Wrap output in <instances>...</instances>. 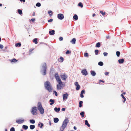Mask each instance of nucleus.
Instances as JSON below:
<instances>
[{"instance_id":"nucleus-38","label":"nucleus","mask_w":131,"mask_h":131,"mask_svg":"<svg viewBox=\"0 0 131 131\" xmlns=\"http://www.w3.org/2000/svg\"><path fill=\"white\" fill-rule=\"evenodd\" d=\"M95 53L96 55H97L98 54L99 52V50L97 49L95 50Z\"/></svg>"},{"instance_id":"nucleus-9","label":"nucleus","mask_w":131,"mask_h":131,"mask_svg":"<svg viewBox=\"0 0 131 131\" xmlns=\"http://www.w3.org/2000/svg\"><path fill=\"white\" fill-rule=\"evenodd\" d=\"M60 77L62 80H64L66 79L67 78V75L65 74L60 75Z\"/></svg>"},{"instance_id":"nucleus-12","label":"nucleus","mask_w":131,"mask_h":131,"mask_svg":"<svg viewBox=\"0 0 131 131\" xmlns=\"http://www.w3.org/2000/svg\"><path fill=\"white\" fill-rule=\"evenodd\" d=\"M68 94L67 93H66L63 95V100L67 99L68 98Z\"/></svg>"},{"instance_id":"nucleus-21","label":"nucleus","mask_w":131,"mask_h":131,"mask_svg":"<svg viewBox=\"0 0 131 131\" xmlns=\"http://www.w3.org/2000/svg\"><path fill=\"white\" fill-rule=\"evenodd\" d=\"M91 74L93 76H94L95 75L96 73L93 71H91Z\"/></svg>"},{"instance_id":"nucleus-64","label":"nucleus","mask_w":131,"mask_h":131,"mask_svg":"<svg viewBox=\"0 0 131 131\" xmlns=\"http://www.w3.org/2000/svg\"><path fill=\"white\" fill-rule=\"evenodd\" d=\"M106 38L107 39L109 38V36H107Z\"/></svg>"},{"instance_id":"nucleus-34","label":"nucleus","mask_w":131,"mask_h":131,"mask_svg":"<svg viewBox=\"0 0 131 131\" xmlns=\"http://www.w3.org/2000/svg\"><path fill=\"white\" fill-rule=\"evenodd\" d=\"M116 54L117 56V57H119V56L120 55V52L119 51H117L116 52Z\"/></svg>"},{"instance_id":"nucleus-32","label":"nucleus","mask_w":131,"mask_h":131,"mask_svg":"<svg viewBox=\"0 0 131 131\" xmlns=\"http://www.w3.org/2000/svg\"><path fill=\"white\" fill-rule=\"evenodd\" d=\"M60 60H59V61L61 62H62L63 61V58L62 57H60Z\"/></svg>"},{"instance_id":"nucleus-37","label":"nucleus","mask_w":131,"mask_h":131,"mask_svg":"<svg viewBox=\"0 0 131 131\" xmlns=\"http://www.w3.org/2000/svg\"><path fill=\"white\" fill-rule=\"evenodd\" d=\"M30 123H32L34 124L35 123V121L34 119H31L30 120Z\"/></svg>"},{"instance_id":"nucleus-23","label":"nucleus","mask_w":131,"mask_h":131,"mask_svg":"<svg viewBox=\"0 0 131 131\" xmlns=\"http://www.w3.org/2000/svg\"><path fill=\"white\" fill-rule=\"evenodd\" d=\"M22 127L25 130L27 129L28 128V126L25 125H23Z\"/></svg>"},{"instance_id":"nucleus-33","label":"nucleus","mask_w":131,"mask_h":131,"mask_svg":"<svg viewBox=\"0 0 131 131\" xmlns=\"http://www.w3.org/2000/svg\"><path fill=\"white\" fill-rule=\"evenodd\" d=\"M18 12L20 15H21L22 14V11L19 9L18 10Z\"/></svg>"},{"instance_id":"nucleus-52","label":"nucleus","mask_w":131,"mask_h":131,"mask_svg":"<svg viewBox=\"0 0 131 131\" xmlns=\"http://www.w3.org/2000/svg\"><path fill=\"white\" fill-rule=\"evenodd\" d=\"M34 50V49H29V52H31V51H32Z\"/></svg>"},{"instance_id":"nucleus-30","label":"nucleus","mask_w":131,"mask_h":131,"mask_svg":"<svg viewBox=\"0 0 131 131\" xmlns=\"http://www.w3.org/2000/svg\"><path fill=\"white\" fill-rule=\"evenodd\" d=\"M100 45L101 43L100 42H97L96 44V46L97 47H99L100 46Z\"/></svg>"},{"instance_id":"nucleus-19","label":"nucleus","mask_w":131,"mask_h":131,"mask_svg":"<svg viewBox=\"0 0 131 131\" xmlns=\"http://www.w3.org/2000/svg\"><path fill=\"white\" fill-rule=\"evenodd\" d=\"M60 110V108L59 107L58 108H57V107H55L54 108V110L56 112H59Z\"/></svg>"},{"instance_id":"nucleus-56","label":"nucleus","mask_w":131,"mask_h":131,"mask_svg":"<svg viewBox=\"0 0 131 131\" xmlns=\"http://www.w3.org/2000/svg\"><path fill=\"white\" fill-rule=\"evenodd\" d=\"M31 20L32 21H34L35 20V18H32L31 19Z\"/></svg>"},{"instance_id":"nucleus-53","label":"nucleus","mask_w":131,"mask_h":131,"mask_svg":"<svg viewBox=\"0 0 131 131\" xmlns=\"http://www.w3.org/2000/svg\"><path fill=\"white\" fill-rule=\"evenodd\" d=\"M81 93H82L84 94L85 93V91L84 90H82Z\"/></svg>"},{"instance_id":"nucleus-6","label":"nucleus","mask_w":131,"mask_h":131,"mask_svg":"<svg viewBox=\"0 0 131 131\" xmlns=\"http://www.w3.org/2000/svg\"><path fill=\"white\" fill-rule=\"evenodd\" d=\"M37 107H34L32 108L31 112L33 115H36L37 114Z\"/></svg>"},{"instance_id":"nucleus-2","label":"nucleus","mask_w":131,"mask_h":131,"mask_svg":"<svg viewBox=\"0 0 131 131\" xmlns=\"http://www.w3.org/2000/svg\"><path fill=\"white\" fill-rule=\"evenodd\" d=\"M69 122L68 119L67 118H66L64 121L63 122L62 124V126L61 127V131H63L64 130L65 128L66 127L67 124Z\"/></svg>"},{"instance_id":"nucleus-60","label":"nucleus","mask_w":131,"mask_h":131,"mask_svg":"<svg viewBox=\"0 0 131 131\" xmlns=\"http://www.w3.org/2000/svg\"><path fill=\"white\" fill-rule=\"evenodd\" d=\"M74 129L76 130L77 129V127L75 126H74Z\"/></svg>"},{"instance_id":"nucleus-59","label":"nucleus","mask_w":131,"mask_h":131,"mask_svg":"<svg viewBox=\"0 0 131 131\" xmlns=\"http://www.w3.org/2000/svg\"><path fill=\"white\" fill-rule=\"evenodd\" d=\"M20 0L21 2H25V0Z\"/></svg>"},{"instance_id":"nucleus-39","label":"nucleus","mask_w":131,"mask_h":131,"mask_svg":"<svg viewBox=\"0 0 131 131\" xmlns=\"http://www.w3.org/2000/svg\"><path fill=\"white\" fill-rule=\"evenodd\" d=\"M84 56L85 57H88L89 56L88 53L87 52L85 53H84Z\"/></svg>"},{"instance_id":"nucleus-48","label":"nucleus","mask_w":131,"mask_h":131,"mask_svg":"<svg viewBox=\"0 0 131 131\" xmlns=\"http://www.w3.org/2000/svg\"><path fill=\"white\" fill-rule=\"evenodd\" d=\"M75 85L76 86H79V85L78 84V83L77 82H76L75 83Z\"/></svg>"},{"instance_id":"nucleus-41","label":"nucleus","mask_w":131,"mask_h":131,"mask_svg":"<svg viewBox=\"0 0 131 131\" xmlns=\"http://www.w3.org/2000/svg\"><path fill=\"white\" fill-rule=\"evenodd\" d=\"M48 13L49 14V15L50 16H51L52 15V12L51 11H48Z\"/></svg>"},{"instance_id":"nucleus-47","label":"nucleus","mask_w":131,"mask_h":131,"mask_svg":"<svg viewBox=\"0 0 131 131\" xmlns=\"http://www.w3.org/2000/svg\"><path fill=\"white\" fill-rule=\"evenodd\" d=\"M63 38L62 37H60L59 38V40L60 41L62 40H63Z\"/></svg>"},{"instance_id":"nucleus-62","label":"nucleus","mask_w":131,"mask_h":131,"mask_svg":"<svg viewBox=\"0 0 131 131\" xmlns=\"http://www.w3.org/2000/svg\"><path fill=\"white\" fill-rule=\"evenodd\" d=\"M95 15V14H93L92 15L93 17H94Z\"/></svg>"},{"instance_id":"nucleus-26","label":"nucleus","mask_w":131,"mask_h":131,"mask_svg":"<svg viewBox=\"0 0 131 131\" xmlns=\"http://www.w3.org/2000/svg\"><path fill=\"white\" fill-rule=\"evenodd\" d=\"M83 102L82 101H80L79 102V107H81L82 106V104L83 103Z\"/></svg>"},{"instance_id":"nucleus-10","label":"nucleus","mask_w":131,"mask_h":131,"mask_svg":"<svg viewBox=\"0 0 131 131\" xmlns=\"http://www.w3.org/2000/svg\"><path fill=\"white\" fill-rule=\"evenodd\" d=\"M81 73L83 75H86L88 74V73L86 69H84L82 71Z\"/></svg>"},{"instance_id":"nucleus-25","label":"nucleus","mask_w":131,"mask_h":131,"mask_svg":"<svg viewBox=\"0 0 131 131\" xmlns=\"http://www.w3.org/2000/svg\"><path fill=\"white\" fill-rule=\"evenodd\" d=\"M121 96L124 99L123 102L124 103L125 101L126 100V99L123 94H121Z\"/></svg>"},{"instance_id":"nucleus-51","label":"nucleus","mask_w":131,"mask_h":131,"mask_svg":"<svg viewBox=\"0 0 131 131\" xmlns=\"http://www.w3.org/2000/svg\"><path fill=\"white\" fill-rule=\"evenodd\" d=\"M3 46L1 44H0V48L2 49L3 48Z\"/></svg>"},{"instance_id":"nucleus-50","label":"nucleus","mask_w":131,"mask_h":131,"mask_svg":"<svg viewBox=\"0 0 131 131\" xmlns=\"http://www.w3.org/2000/svg\"><path fill=\"white\" fill-rule=\"evenodd\" d=\"M109 72H105V74L106 75H108L109 74Z\"/></svg>"},{"instance_id":"nucleus-4","label":"nucleus","mask_w":131,"mask_h":131,"mask_svg":"<svg viewBox=\"0 0 131 131\" xmlns=\"http://www.w3.org/2000/svg\"><path fill=\"white\" fill-rule=\"evenodd\" d=\"M38 110L39 111L40 114H42L44 113V111L41 102H39L37 105Z\"/></svg>"},{"instance_id":"nucleus-40","label":"nucleus","mask_w":131,"mask_h":131,"mask_svg":"<svg viewBox=\"0 0 131 131\" xmlns=\"http://www.w3.org/2000/svg\"><path fill=\"white\" fill-rule=\"evenodd\" d=\"M41 5L40 3H38L36 4V6L37 7H40L41 6Z\"/></svg>"},{"instance_id":"nucleus-22","label":"nucleus","mask_w":131,"mask_h":131,"mask_svg":"<svg viewBox=\"0 0 131 131\" xmlns=\"http://www.w3.org/2000/svg\"><path fill=\"white\" fill-rule=\"evenodd\" d=\"M73 19L77 20L78 19V17L77 15L75 14V15L74 16H73Z\"/></svg>"},{"instance_id":"nucleus-18","label":"nucleus","mask_w":131,"mask_h":131,"mask_svg":"<svg viewBox=\"0 0 131 131\" xmlns=\"http://www.w3.org/2000/svg\"><path fill=\"white\" fill-rule=\"evenodd\" d=\"M59 121V119L57 118H54V121L55 123H57Z\"/></svg>"},{"instance_id":"nucleus-20","label":"nucleus","mask_w":131,"mask_h":131,"mask_svg":"<svg viewBox=\"0 0 131 131\" xmlns=\"http://www.w3.org/2000/svg\"><path fill=\"white\" fill-rule=\"evenodd\" d=\"M85 125H87L88 127H90V125L88 123L87 120H86L85 121Z\"/></svg>"},{"instance_id":"nucleus-16","label":"nucleus","mask_w":131,"mask_h":131,"mask_svg":"<svg viewBox=\"0 0 131 131\" xmlns=\"http://www.w3.org/2000/svg\"><path fill=\"white\" fill-rule=\"evenodd\" d=\"M124 59H119L118 60V62L120 64L123 63L124 62Z\"/></svg>"},{"instance_id":"nucleus-8","label":"nucleus","mask_w":131,"mask_h":131,"mask_svg":"<svg viewBox=\"0 0 131 131\" xmlns=\"http://www.w3.org/2000/svg\"><path fill=\"white\" fill-rule=\"evenodd\" d=\"M57 16L58 19L60 20H62L64 18L63 14H58Z\"/></svg>"},{"instance_id":"nucleus-49","label":"nucleus","mask_w":131,"mask_h":131,"mask_svg":"<svg viewBox=\"0 0 131 131\" xmlns=\"http://www.w3.org/2000/svg\"><path fill=\"white\" fill-rule=\"evenodd\" d=\"M80 96V97L82 98L83 97H84L83 93H81Z\"/></svg>"},{"instance_id":"nucleus-58","label":"nucleus","mask_w":131,"mask_h":131,"mask_svg":"<svg viewBox=\"0 0 131 131\" xmlns=\"http://www.w3.org/2000/svg\"><path fill=\"white\" fill-rule=\"evenodd\" d=\"M65 108H62V109H61V110L62 111H65Z\"/></svg>"},{"instance_id":"nucleus-44","label":"nucleus","mask_w":131,"mask_h":131,"mask_svg":"<svg viewBox=\"0 0 131 131\" xmlns=\"http://www.w3.org/2000/svg\"><path fill=\"white\" fill-rule=\"evenodd\" d=\"M77 88H76V90H78L80 89V86L79 85V86H77Z\"/></svg>"},{"instance_id":"nucleus-54","label":"nucleus","mask_w":131,"mask_h":131,"mask_svg":"<svg viewBox=\"0 0 131 131\" xmlns=\"http://www.w3.org/2000/svg\"><path fill=\"white\" fill-rule=\"evenodd\" d=\"M53 20L52 19H51L49 20H48V22H51L53 21Z\"/></svg>"},{"instance_id":"nucleus-24","label":"nucleus","mask_w":131,"mask_h":131,"mask_svg":"<svg viewBox=\"0 0 131 131\" xmlns=\"http://www.w3.org/2000/svg\"><path fill=\"white\" fill-rule=\"evenodd\" d=\"M33 41L36 44H37L38 43L37 41V38H35L33 40Z\"/></svg>"},{"instance_id":"nucleus-15","label":"nucleus","mask_w":131,"mask_h":131,"mask_svg":"<svg viewBox=\"0 0 131 131\" xmlns=\"http://www.w3.org/2000/svg\"><path fill=\"white\" fill-rule=\"evenodd\" d=\"M76 39L75 38H73L70 41L73 44H75V43Z\"/></svg>"},{"instance_id":"nucleus-57","label":"nucleus","mask_w":131,"mask_h":131,"mask_svg":"<svg viewBox=\"0 0 131 131\" xmlns=\"http://www.w3.org/2000/svg\"><path fill=\"white\" fill-rule=\"evenodd\" d=\"M99 81L101 82H102L103 83H104V81L103 80H100Z\"/></svg>"},{"instance_id":"nucleus-35","label":"nucleus","mask_w":131,"mask_h":131,"mask_svg":"<svg viewBox=\"0 0 131 131\" xmlns=\"http://www.w3.org/2000/svg\"><path fill=\"white\" fill-rule=\"evenodd\" d=\"M17 60L15 58H14L12 59V60H11L10 61L11 62H17Z\"/></svg>"},{"instance_id":"nucleus-46","label":"nucleus","mask_w":131,"mask_h":131,"mask_svg":"<svg viewBox=\"0 0 131 131\" xmlns=\"http://www.w3.org/2000/svg\"><path fill=\"white\" fill-rule=\"evenodd\" d=\"M100 13L102 14V15L104 16L105 14V13L104 12H103L102 11H100Z\"/></svg>"},{"instance_id":"nucleus-7","label":"nucleus","mask_w":131,"mask_h":131,"mask_svg":"<svg viewBox=\"0 0 131 131\" xmlns=\"http://www.w3.org/2000/svg\"><path fill=\"white\" fill-rule=\"evenodd\" d=\"M54 77L55 78L57 81L61 80L59 76V75L58 73H55Z\"/></svg>"},{"instance_id":"nucleus-63","label":"nucleus","mask_w":131,"mask_h":131,"mask_svg":"<svg viewBox=\"0 0 131 131\" xmlns=\"http://www.w3.org/2000/svg\"><path fill=\"white\" fill-rule=\"evenodd\" d=\"M126 93L125 92H124L123 93H122L123 94H126Z\"/></svg>"},{"instance_id":"nucleus-61","label":"nucleus","mask_w":131,"mask_h":131,"mask_svg":"<svg viewBox=\"0 0 131 131\" xmlns=\"http://www.w3.org/2000/svg\"><path fill=\"white\" fill-rule=\"evenodd\" d=\"M35 12H33V14L32 15L33 16H35Z\"/></svg>"},{"instance_id":"nucleus-11","label":"nucleus","mask_w":131,"mask_h":131,"mask_svg":"<svg viewBox=\"0 0 131 131\" xmlns=\"http://www.w3.org/2000/svg\"><path fill=\"white\" fill-rule=\"evenodd\" d=\"M24 121V119H20L17 120L16 122L18 124H21L23 123Z\"/></svg>"},{"instance_id":"nucleus-1","label":"nucleus","mask_w":131,"mask_h":131,"mask_svg":"<svg viewBox=\"0 0 131 131\" xmlns=\"http://www.w3.org/2000/svg\"><path fill=\"white\" fill-rule=\"evenodd\" d=\"M44 86L46 89L49 92H52V88L50 83L48 81H47L44 83Z\"/></svg>"},{"instance_id":"nucleus-5","label":"nucleus","mask_w":131,"mask_h":131,"mask_svg":"<svg viewBox=\"0 0 131 131\" xmlns=\"http://www.w3.org/2000/svg\"><path fill=\"white\" fill-rule=\"evenodd\" d=\"M43 70L42 71V74L45 75L46 74L47 65L45 63H44L42 66Z\"/></svg>"},{"instance_id":"nucleus-27","label":"nucleus","mask_w":131,"mask_h":131,"mask_svg":"<svg viewBox=\"0 0 131 131\" xmlns=\"http://www.w3.org/2000/svg\"><path fill=\"white\" fill-rule=\"evenodd\" d=\"M98 64L100 66H102L103 65V63L102 62L100 61L99 62Z\"/></svg>"},{"instance_id":"nucleus-17","label":"nucleus","mask_w":131,"mask_h":131,"mask_svg":"<svg viewBox=\"0 0 131 131\" xmlns=\"http://www.w3.org/2000/svg\"><path fill=\"white\" fill-rule=\"evenodd\" d=\"M40 125H41V126H40V128H42L43 126V123H41L40 122L38 124V127L40 126Z\"/></svg>"},{"instance_id":"nucleus-45","label":"nucleus","mask_w":131,"mask_h":131,"mask_svg":"<svg viewBox=\"0 0 131 131\" xmlns=\"http://www.w3.org/2000/svg\"><path fill=\"white\" fill-rule=\"evenodd\" d=\"M103 54L104 56H107V54H108V53L107 52H104L103 53Z\"/></svg>"},{"instance_id":"nucleus-55","label":"nucleus","mask_w":131,"mask_h":131,"mask_svg":"<svg viewBox=\"0 0 131 131\" xmlns=\"http://www.w3.org/2000/svg\"><path fill=\"white\" fill-rule=\"evenodd\" d=\"M54 92L55 93V95L56 96H57L58 95V94L57 92L56 91H54Z\"/></svg>"},{"instance_id":"nucleus-28","label":"nucleus","mask_w":131,"mask_h":131,"mask_svg":"<svg viewBox=\"0 0 131 131\" xmlns=\"http://www.w3.org/2000/svg\"><path fill=\"white\" fill-rule=\"evenodd\" d=\"M21 43H17L15 45V46L16 47H17L18 46L19 47H20L21 46Z\"/></svg>"},{"instance_id":"nucleus-36","label":"nucleus","mask_w":131,"mask_h":131,"mask_svg":"<svg viewBox=\"0 0 131 131\" xmlns=\"http://www.w3.org/2000/svg\"><path fill=\"white\" fill-rule=\"evenodd\" d=\"M78 5L79 6H80L81 8H82L83 7V4L82 3L80 2L79 3Z\"/></svg>"},{"instance_id":"nucleus-42","label":"nucleus","mask_w":131,"mask_h":131,"mask_svg":"<svg viewBox=\"0 0 131 131\" xmlns=\"http://www.w3.org/2000/svg\"><path fill=\"white\" fill-rule=\"evenodd\" d=\"M10 131H15V129L14 127H12L10 129Z\"/></svg>"},{"instance_id":"nucleus-31","label":"nucleus","mask_w":131,"mask_h":131,"mask_svg":"<svg viewBox=\"0 0 131 131\" xmlns=\"http://www.w3.org/2000/svg\"><path fill=\"white\" fill-rule=\"evenodd\" d=\"M35 126L34 125H30V127L31 129H32L35 128Z\"/></svg>"},{"instance_id":"nucleus-3","label":"nucleus","mask_w":131,"mask_h":131,"mask_svg":"<svg viewBox=\"0 0 131 131\" xmlns=\"http://www.w3.org/2000/svg\"><path fill=\"white\" fill-rule=\"evenodd\" d=\"M58 84L57 86V90H60L64 86V84L62 82L61 80L57 81Z\"/></svg>"},{"instance_id":"nucleus-14","label":"nucleus","mask_w":131,"mask_h":131,"mask_svg":"<svg viewBox=\"0 0 131 131\" xmlns=\"http://www.w3.org/2000/svg\"><path fill=\"white\" fill-rule=\"evenodd\" d=\"M49 102L51 103H50V105H52L54 103V100L50 99L49 100Z\"/></svg>"},{"instance_id":"nucleus-43","label":"nucleus","mask_w":131,"mask_h":131,"mask_svg":"<svg viewBox=\"0 0 131 131\" xmlns=\"http://www.w3.org/2000/svg\"><path fill=\"white\" fill-rule=\"evenodd\" d=\"M71 53V52L69 51V50H68L66 52V54H67L69 53Z\"/></svg>"},{"instance_id":"nucleus-13","label":"nucleus","mask_w":131,"mask_h":131,"mask_svg":"<svg viewBox=\"0 0 131 131\" xmlns=\"http://www.w3.org/2000/svg\"><path fill=\"white\" fill-rule=\"evenodd\" d=\"M55 33V31L54 30H52L51 31H50L49 32V34L50 35H52L54 34Z\"/></svg>"},{"instance_id":"nucleus-29","label":"nucleus","mask_w":131,"mask_h":131,"mask_svg":"<svg viewBox=\"0 0 131 131\" xmlns=\"http://www.w3.org/2000/svg\"><path fill=\"white\" fill-rule=\"evenodd\" d=\"M84 112H82L80 113V115L82 117H84Z\"/></svg>"}]
</instances>
